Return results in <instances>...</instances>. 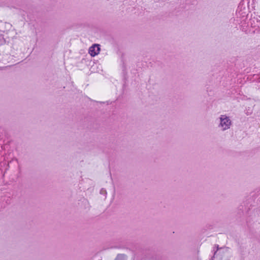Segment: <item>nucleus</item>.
Listing matches in <instances>:
<instances>
[{"label":"nucleus","mask_w":260,"mask_h":260,"mask_svg":"<svg viewBox=\"0 0 260 260\" xmlns=\"http://www.w3.org/2000/svg\"><path fill=\"white\" fill-rule=\"evenodd\" d=\"M104 192H106V190H104L103 188H102V189L101 190L100 193H101V194H103V193H104Z\"/></svg>","instance_id":"nucleus-7"},{"label":"nucleus","mask_w":260,"mask_h":260,"mask_svg":"<svg viewBox=\"0 0 260 260\" xmlns=\"http://www.w3.org/2000/svg\"><path fill=\"white\" fill-rule=\"evenodd\" d=\"M100 50V45L94 44L89 48V53L91 56L94 57L99 53Z\"/></svg>","instance_id":"nucleus-2"},{"label":"nucleus","mask_w":260,"mask_h":260,"mask_svg":"<svg viewBox=\"0 0 260 260\" xmlns=\"http://www.w3.org/2000/svg\"><path fill=\"white\" fill-rule=\"evenodd\" d=\"M258 200H259V201L260 202V198H259Z\"/></svg>","instance_id":"nucleus-8"},{"label":"nucleus","mask_w":260,"mask_h":260,"mask_svg":"<svg viewBox=\"0 0 260 260\" xmlns=\"http://www.w3.org/2000/svg\"><path fill=\"white\" fill-rule=\"evenodd\" d=\"M214 248H216V250L214 251V255H213V256L212 257V259L213 258V257H215L216 256V255H217V251L219 249H222V248L221 247V248H219V245H217V244H216L215 245V247Z\"/></svg>","instance_id":"nucleus-4"},{"label":"nucleus","mask_w":260,"mask_h":260,"mask_svg":"<svg viewBox=\"0 0 260 260\" xmlns=\"http://www.w3.org/2000/svg\"><path fill=\"white\" fill-rule=\"evenodd\" d=\"M238 210L241 211L242 213L243 212V211H244V206L243 205H240L239 207H238Z\"/></svg>","instance_id":"nucleus-6"},{"label":"nucleus","mask_w":260,"mask_h":260,"mask_svg":"<svg viewBox=\"0 0 260 260\" xmlns=\"http://www.w3.org/2000/svg\"><path fill=\"white\" fill-rule=\"evenodd\" d=\"M220 120V122L219 126L222 128L223 131L230 128L232 121L229 117L226 115H221Z\"/></svg>","instance_id":"nucleus-1"},{"label":"nucleus","mask_w":260,"mask_h":260,"mask_svg":"<svg viewBox=\"0 0 260 260\" xmlns=\"http://www.w3.org/2000/svg\"><path fill=\"white\" fill-rule=\"evenodd\" d=\"M115 260H126V255L124 254H118Z\"/></svg>","instance_id":"nucleus-3"},{"label":"nucleus","mask_w":260,"mask_h":260,"mask_svg":"<svg viewBox=\"0 0 260 260\" xmlns=\"http://www.w3.org/2000/svg\"><path fill=\"white\" fill-rule=\"evenodd\" d=\"M244 0H242V1L240 2V4H239V6H238V10H240V11H241V9H242V5H243V3H244Z\"/></svg>","instance_id":"nucleus-5"}]
</instances>
